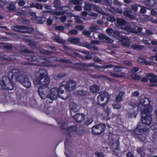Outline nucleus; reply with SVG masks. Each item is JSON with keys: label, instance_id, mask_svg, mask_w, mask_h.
I'll return each instance as SVG.
<instances>
[{"label": "nucleus", "instance_id": "obj_1", "mask_svg": "<svg viewBox=\"0 0 157 157\" xmlns=\"http://www.w3.org/2000/svg\"><path fill=\"white\" fill-rule=\"evenodd\" d=\"M46 70L44 69H40L36 72L35 74L33 83L34 85H40L37 90V93L42 100L45 99L47 97L51 101H49L50 103H52L53 101L56 99L58 97L62 99L66 100L69 97V95L66 94V96H62L64 91L63 88L55 87L52 88L49 94L50 89L48 85L50 82V78L45 74Z\"/></svg>", "mask_w": 157, "mask_h": 157}, {"label": "nucleus", "instance_id": "obj_2", "mask_svg": "<svg viewBox=\"0 0 157 157\" xmlns=\"http://www.w3.org/2000/svg\"><path fill=\"white\" fill-rule=\"evenodd\" d=\"M15 81L19 82L26 88H29L31 83L29 77L26 75H21L17 69L13 68L9 73L8 76H3L0 81L2 88L7 90L13 89Z\"/></svg>", "mask_w": 157, "mask_h": 157}, {"label": "nucleus", "instance_id": "obj_3", "mask_svg": "<svg viewBox=\"0 0 157 157\" xmlns=\"http://www.w3.org/2000/svg\"><path fill=\"white\" fill-rule=\"evenodd\" d=\"M150 101L148 98L146 97L140 99L137 105L138 109H141L140 107L143 106L144 109L141 110V121L142 123L145 125H150L152 121L151 113L152 110L149 105Z\"/></svg>", "mask_w": 157, "mask_h": 157}, {"label": "nucleus", "instance_id": "obj_4", "mask_svg": "<svg viewBox=\"0 0 157 157\" xmlns=\"http://www.w3.org/2000/svg\"><path fill=\"white\" fill-rule=\"evenodd\" d=\"M142 125H138L136 128L134 129L133 134L134 136L138 138L144 143V145L148 149L151 148L152 145V142L147 140V135L143 133L146 132L148 128L146 127H142Z\"/></svg>", "mask_w": 157, "mask_h": 157}, {"label": "nucleus", "instance_id": "obj_5", "mask_svg": "<svg viewBox=\"0 0 157 157\" xmlns=\"http://www.w3.org/2000/svg\"><path fill=\"white\" fill-rule=\"evenodd\" d=\"M60 127L62 130H66L67 133V135H66V138L64 144L65 148H66L67 146H69L70 143V139L71 137H75V133L79 136H81L83 134V131L81 129L78 130L77 127L76 125L70 126L66 129L65 124H63L61 125Z\"/></svg>", "mask_w": 157, "mask_h": 157}, {"label": "nucleus", "instance_id": "obj_6", "mask_svg": "<svg viewBox=\"0 0 157 157\" xmlns=\"http://www.w3.org/2000/svg\"><path fill=\"white\" fill-rule=\"evenodd\" d=\"M110 100V97L107 92L105 91L101 92L97 97V103L101 106L105 107L108 104Z\"/></svg>", "mask_w": 157, "mask_h": 157}, {"label": "nucleus", "instance_id": "obj_7", "mask_svg": "<svg viewBox=\"0 0 157 157\" xmlns=\"http://www.w3.org/2000/svg\"><path fill=\"white\" fill-rule=\"evenodd\" d=\"M48 59H49L50 60H52L55 62H58L63 63H71V60L69 59H63L60 58L54 57L49 58L48 59H44L45 61H44L42 63V65L46 67H52V65L51 63L48 60Z\"/></svg>", "mask_w": 157, "mask_h": 157}, {"label": "nucleus", "instance_id": "obj_8", "mask_svg": "<svg viewBox=\"0 0 157 157\" xmlns=\"http://www.w3.org/2000/svg\"><path fill=\"white\" fill-rule=\"evenodd\" d=\"M54 7L56 8L55 10L52 11L53 15L56 16L63 15L65 14L66 11L63 9L64 6H61V3L60 0H54L53 2Z\"/></svg>", "mask_w": 157, "mask_h": 157}, {"label": "nucleus", "instance_id": "obj_9", "mask_svg": "<svg viewBox=\"0 0 157 157\" xmlns=\"http://www.w3.org/2000/svg\"><path fill=\"white\" fill-rule=\"evenodd\" d=\"M76 83L72 80H70L66 83L63 81L60 84V88H63V90L69 92L72 91L75 89L76 86Z\"/></svg>", "mask_w": 157, "mask_h": 157}, {"label": "nucleus", "instance_id": "obj_10", "mask_svg": "<svg viewBox=\"0 0 157 157\" xmlns=\"http://www.w3.org/2000/svg\"><path fill=\"white\" fill-rule=\"evenodd\" d=\"M106 128L104 123L95 125L92 128V133L94 135H100L103 132Z\"/></svg>", "mask_w": 157, "mask_h": 157}, {"label": "nucleus", "instance_id": "obj_11", "mask_svg": "<svg viewBox=\"0 0 157 157\" xmlns=\"http://www.w3.org/2000/svg\"><path fill=\"white\" fill-rule=\"evenodd\" d=\"M63 51L67 54L74 57H80L81 55L79 53L74 52L72 49L71 47L64 45L63 46Z\"/></svg>", "mask_w": 157, "mask_h": 157}, {"label": "nucleus", "instance_id": "obj_12", "mask_svg": "<svg viewBox=\"0 0 157 157\" xmlns=\"http://www.w3.org/2000/svg\"><path fill=\"white\" fill-rule=\"evenodd\" d=\"M13 27L14 28L23 30H21L19 31L20 33H27L31 34V32L34 31V29L33 28H29L24 26L15 25Z\"/></svg>", "mask_w": 157, "mask_h": 157}, {"label": "nucleus", "instance_id": "obj_13", "mask_svg": "<svg viewBox=\"0 0 157 157\" xmlns=\"http://www.w3.org/2000/svg\"><path fill=\"white\" fill-rule=\"evenodd\" d=\"M86 66L85 67H92L95 68H98L99 69H105L108 68H111L113 67V65L112 64H108L104 65L102 66L99 65H97L94 63H90L88 64L86 63Z\"/></svg>", "mask_w": 157, "mask_h": 157}, {"label": "nucleus", "instance_id": "obj_14", "mask_svg": "<svg viewBox=\"0 0 157 157\" xmlns=\"http://www.w3.org/2000/svg\"><path fill=\"white\" fill-rule=\"evenodd\" d=\"M73 117L75 121L77 122L80 123L84 121L86 116L83 113H77L75 115L73 116Z\"/></svg>", "mask_w": 157, "mask_h": 157}, {"label": "nucleus", "instance_id": "obj_15", "mask_svg": "<svg viewBox=\"0 0 157 157\" xmlns=\"http://www.w3.org/2000/svg\"><path fill=\"white\" fill-rule=\"evenodd\" d=\"M132 11L126 8L123 12V15L125 17L129 18L130 20H134L135 19V17L131 14Z\"/></svg>", "mask_w": 157, "mask_h": 157}, {"label": "nucleus", "instance_id": "obj_16", "mask_svg": "<svg viewBox=\"0 0 157 157\" xmlns=\"http://www.w3.org/2000/svg\"><path fill=\"white\" fill-rule=\"evenodd\" d=\"M99 38L101 40H105L108 43H112L113 40L110 38L103 34H100L98 36Z\"/></svg>", "mask_w": 157, "mask_h": 157}, {"label": "nucleus", "instance_id": "obj_17", "mask_svg": "<svg viewBox=\"0 0 157 157\" xmlns=\"http://www.w3.org/2000/svg\"><path fill=\"white\" fill-rule=\"evenodd\" d=\"M144 4L150 7L155 6L157 3V0H146L144 1Z\"/></svg>", "mask_w": 157, "mask_h": 157}, {"label": "nucleus", "instance_id": "obj_18", "mask_svg": "<svg viewBox=\"0 0 157 157\" xmlns=\"http://www.w3.org/2000/svg\"><path fill=\"white\" fill-rule=\"evenodd\" d=\"M87 66L86 63H75L74 64V66L72 67L76 71H80L82 69L80 66L85 67Z\"/></svg>", "mask_w": 157, "mask_h": 157}, {"label": "nucleus", "instance_id": "obj_19", "mask_svg": "<svg viewBox=\"0 0 157 157\" xmlns=\"http://www.w3.org/2000/svg\"><path fill=\"white\" fill-rule=\"evenodd\" d=\"M147 77H151L150 78V82L151 83H155L157 82V78L156 75L153 73H148L147 74Z\"/></svg>", "mask_w": 157, "mask_h": 157}, {"label": "nucleus", "instance_id": "obj_20", "mask_svg": "<svg viewBox=\"0 0 157 157\" xmlns=\"http://www.w3.org/2000/svg\"><path fill=\"white\" fill-rule=\"evenodd\" d=\"M19 52L21 53L29 54L32 53V51L26 49L25 45H21L19 47Z\"/></svg>", "mask_w": 157, "mask_h": 157}, {"label": "nucleus", "instance_id": "obj_21", "mask_svg": "<svg viewBox=\"0 0 157 157\" xmlns=\"http://www.w3.org/2000/svg\"><path fill=\"white\" fill-rule=\"evenodd\" d=\"M153 133L150 137V140L153 142H156L157 141V128L153 129Z\"/></svg>", "mask_w": 157, "mask_h": 157}, {"label": "nucleus", "instance_id": "obj_22", "mask_svg": "<svg viewBox=\"0 0 157 157\" xmlns=\"http://www.w3.org/2000/svg\"><path fill=\"white\" fill-rule=\"evenodd\" d=\"M4 48L7 50H11L13 48L12 44H5L4 43H0V48Z\"/></svg>", "mask_w": 157, "mask_h": 157}, {"label": "nucleus", "instance_id": "obj_23", "mask_svg": "<svg viewBox=\"0 0 157 157\" xmlns=\"http://www.w3.org/2000/svg\"><path fill=\"white\" fill-rule=\"evenodd\" d=\"M117 22L119 26L124 25L127 23L126 21L123 19L117 18L116 19Z\"/></svg>", "mask_w": 157, "mask_h": 157}, {"label": "nucleus", "instance_id": "obj_24", "mask_svg": "<svg viewBox=\"0 0 157 157\" xmlns=\"http://www.w3.org/2000/svg\"><path fill=\"white\" fill-rule=\"evenodd\" d=\"M90 92L95 93L98 92L100 88L97 85H94L91 86L90 88Z\"/></svg>", "mask_w": 157, "mask_h": 157}, {"label": "nucleus", "instance_id": "obj_25", "mask_svg": "<svg viewBox=\"0 0 157 157\" xmlns=\"http://www.w3.org/2000/svg\"><path fill=\"white\" fill-rule=\"evenodd\" d=\"M144 46V45L135 44H132L131 46V48L133 50H139L142 49Z\"/></svg>", "mask_w": 157, "mask_h": 157}, {"label": "nucleus", "instance_id": "obj_26", "mask_svg": "<svg viewBox=\"0 0 157 157\" xmlns=\"http://www.w3.org/2000/svg\"><path fill=\"white\" fill-rule=\"evenodd\" d=\"M137 60L138 63L141 65H147L149 64L146 59L138 57Z\"/></svg>", "mask_w": 157, "mask_h": 157}, {"label": "nucleus", "instance_id": "obj_27", "mask_svg": "<svg viewBox=\"0 0 157 157\" xmlns=\"http://www.w3.org/2000/svg\"><path fill=\"white\" fill-rule=\"evenodd\" d=\"M124 94L123 92H119L116 97V101L117 102H121L122 99V96Z\"/></svg>", "mask_w": 157, "mask_h": 157}, {"label": "nucleus", "instance_id": "obj_28", "mask_svg": "<svg viewBox=\"0 0 157 157\" xmlns=\"http://www.w3.org/2000/svg\"><path fill=\"white\" fill-rule=\"evenodd\" d=\"M25 58L26 60L31 62L35 61L37 60V58L36 56L32 55L26 56Z\"/></svg>", "mask_w": 157, "mask_h": 157}, {"label": "nucleus", "instance_id": "obj_29", "mask_svg": "<svg viewBox=\"0 0 157 157\" xmlns=\"http://www.w3.org/2000/svg\"><path fill=\"white\" fill-rule=\"evenodd\" d=\"M123 29L129 32L133 33H136V30L135 29L128 25L125 26Z\"/></svg>", "mask_w": 157, "mask_h": 157}, {"label": "nucleus", "instance_id": "obj_30", "mask_svg": "<svg viewBox=\"0 0 157 157\" xmlns=\"http://www.w3.org/2000/svg\"><path fill=\"white\" fill-rule=\"evenodd\" d=\"M77 94L78 95L81 97H86L88 95V92L83 90H78L77 91Z\"/></svg>", "mask_w": 157, "mask_h": 157}, {"label": "nucleus", "instance_id": "obj_31", "mask_svg": "<svg viewBox=\"0 0 157 157\" xmlns=\"http://www.w3.org/2000/svg\"><path fill=\"white\" fill-rule=\"evenodd\" d=\"M68 40L72 44L78 43L79 41V39L78 38L73 37H70Z\"/></svg>", "mask_w": 157, "mask_h": 157}, {"label": "nucleus", "instance_id": "obj_32", "mask_svg": "<svg viewBox=\"0 0 157 157\" xmlns=\"http://www.w3.org/2000/svg\"><path fill=\"white\" fill-rule=\"evenodd\" d=\"M17 57L18 56L15 55H10L7 57V61H13L15 60L18 59L17 58Z\"/></svg>", "mask_w": 157, "mask_h": 157}, {"label": "nucleus", "instance_id": "obj_33", "mask_svg": "<svg viewBox=\"0 0 157 157\" xmlns=\"http://www.w3.org/2000/svg\"><path fill=\"white\" fill-rule=\"evenodd\" d=\"M93 5L90 3H86L83 7V9L85 10H86L88 11L91 10Z\"/></svg>", "mask_w": 157, "mask_h": 157}, {"label": "nucleus", "instance_id": "obj_34", "mask_svg": "<svg viewBox=\"0 0 157 157\" xmlns=\"http://www.w3.org/2000/svg\"><path fill=\"white\" fill-rule=\"evenodd\" d=\"M100 3L106 6H110L112 3L111 0H101Z\"/></svg>", "mask_w": 157, "mask_h": 157}, {"label": "nucleus", "instance_id": "obj_35", "mask_svg": "<svg viewBox=\"0 0 157 157\" xmlns=\"http://www.w3.org/2000/svg\"><path fill=\"white\" fill-rule=\"evenodd\" d=\"M52 39L58 43L63 44L64 43L63 40L61 39L59 36H56L54 37H53Z\"/></svg>", "mask_w": 157, "mask_h": 157}, {"label": "nucleus", "instance_id": "obj_36", "mask_svg": "<svg viewBox=\"0 0 157 157\" xmlns=\"http://www.w3.org/2000/svg\"><path fill=\"white\" fill-rule=\"evenodd\" d=\"M121 43L123 46L127 47H129L130 45L129 42V40L127 38H126Z\"/></svg>", "mask_w": 157, "mask_h": 157}, {"label": "nucleus", "instance_id": "obj_37", "mask_svg": "<svg viewBox=\"0 0 157 157\" xmlns=\"http://www.w3.org/2000/svg\"><path fill=\"white\" fill-rule=\"evenodd\" d=\"M112 9L113 10V11L115 13H117L120 14H121L122 13V11L121 7H120L119 8L113 7L112 8Z\"/></svg>", "mask_w": 157, "mask_h": 157}, {"label": "nucleus", "instance_id": "obj_38", "mask_svg": "<svg viewBox=\"0 0 157 157\" xmlns=\"http://www.w3.org/2000/svg\"><path fill=\"white\" fill-rule=\"evenodd\" d=\"M93 121V118H88L85 122L84 124L86 126H88L91 124Z\"/></svg>", "mask_w": 157, "mask_h": 157}, {"label": "nucleus", "instance_id": "obj_39", "mask_svg": "<svg viewBox=\"0 0 157 157\" xmlns=\"http://www.w3.org/2000/svg\"><path fill=\"white\" fill-rule=\"evenodd\" d=\"M123 68L120 66H115L114 68V71L117 73H119L122 71Z\"/></svg>", "mask_w": 157, "mask_h": 157}, {"label": "nucleus", "instance_id": "obj_40", "mask_svg": "<svg viewBox=\"0 0 157 157\" xmlns=\"http://www.w3.org/2000/svg\"><path fill=\"white\" fill-rule=\"evenodd\" d=\"M110 75L116 78H121L123 77V75H119L116 73V72L114 71L111 72L110 73Z\"/></svg>", "mask_w": 157, "mask_h": 157}, {"label": "nucleus", "instance_id": "obj_41", "mask_svg": "<svg viewBox=\"0 0 157 157\" xmlns=\"http://www.w3.org/2000/svg\"><path fill=\"white\" fill-rule=\"evenodd\" d=\"M84 0H72V2L74 5H81Z\"/></svg>", "mask_w": 157, "mask_h": 157}, {"label": "nucleus", "instance_id": "obj_42", "mask_svg": "<svg viewBox=\"0 0 157 157\" xmlns=\"http://www.w3.org/2000/svg\"><path fill=\"white\" fill-rule=\"evenodd\" d=\"M131 77L132 79L137 80H140L141 78L140 76L136 74H132L131 75Z\"/></svg>", "mask_w": 157, "mask_h": 157}, {"label": "nucleus", "instance_id": "obj_43", "mask_svg": "<svg viewBox=\"0 0 157 157\" xmlns=\"http://www.w3.org/2000/svg\"><path fill=\"white\" fill-rule=\"evenodd\" d=\"M77 106L75 104L74 105V106L71 107L70 108V112L72 113V112H77L78 110V109L77 108Z\"/></svg>", "mask_w": 157, "mask_h": 157}, {"label": "nucleus", "instance_id": "obj_44", "mask_svg": "<svg viewBox=\"0 0 157 157\" xmlns=\"http://www.w3.org/2000/svg\"><path fill=\"white\" fill-rule=\"evenodd\" d=\"M94 8L98 13H102L103 11L101 8L96 6H94Z\"/></svg>", "mask_w": 157, "mask_h": 157}, {"label": "nucleus", "instance_id": "obj_45", "mask_svg": "<svg viewBox=\"0 0 157 157\" xmlns=\"http://www.w3.org/2000/svg\"><path fill=\"white\" fill-rule=\"evenodd\" d=\"M66 74H63V73H59L56 76V77H55L54 78H55V79H58L59 78H62L64 77V76H66Z\"/></svg>", "mask_w": 157, "mask_h": 157}, {"label": "nucleus", "instance_id": "obj_46", "mask_svg": "<svg viewBox=\"0 0 157 157\" xmlns=\"http://www.w3.org/2000/svg\"><path fill=\"white\" fill-rule=\"evenodd\" d=\"M137 152L140 155L141 157H142V155L144 154V152L143 149L141 147L138 148L137 149Z\"/></svg>", "mask_w": 157, "mask_h": 157}, {"label": "nucleus", "instance_id": "obj_47", "mask_svg": "<svg viewBox=\"0 0 157 157\" xmlns=\"http://www.w3.org/2000/svg\"><path fill=\"white\" fill-rule=\"evenodd\" d=\"M139 6L136 4L133 5L131 6V10L134 12L137 11L138 10V6Z\"/></svg>", "mask_w": 157, "mask_h": 157}, {"label": "nucleus", "instance_id": "obj_48", "mask_svg": "<svg viewBox=\"0 0 157 157\" xmlns=\"http://www.w3.org/2000/svg\"><path fill=\"white\" fill-rule=\"evenodd\" d=\"M83 34L86 35L87 37H89L91 34V32L88 30H84L82 32Z\"/></svg>", "mask_w": 157, "mask_h": 157}, {"label": "nucleus", "instance_id": "obj_49", "mask_svg": "<svg viewBox=\"0 0 157 157\" xmlns=\"http://www.w3.org/2000/svg\"><path fill=\"white\" fill-rule=\"evenodd\" d=\"M35 8L37 9L42 10L43 5L39 3H37L36 4Z\"/></svg>", "mask_w": 157, "mask_h": 157}, {"label": "nucleus", "instance_id": "obj_50", "mask_svg": "<svg viewBox=\"0 0 157 157\" xmlns=\"http://www.w3.org/2000/svg\"><path fill=\"white\" fill-rule=\"evenodd\" d=\"M55 28L56 30L59 31H63L64 29V28L63 26L60 25L56 26Z\"/></svg>", "mask_w": 157, "mask_h": 157}, {"label": "nucleus", "instance_id": "obj_51", "mask_svg": "<svg viewBox=\"0 0 157 157\" xmlns=\"http://www.w3.org/2000/svg\"><path fill=\"white\" fill-rule=\"evenodd\" d=\"M107 20L109 21L113 22L115 21V18L112 16H109L107 18Z\"/></svg>", "mask_w": 157, "mask_h": 157}, {"label": "nucleus", "instance_id": "obj_52", "mask_svg": "<svg viewBox=\"0 0 157 157\" xmlns=\"http://www.w3.org/2000/svg\"><path fill=\"white\" fill-rule=\"evenodd\" d=\"M137 115V114L135 112H134L132 113H129L128 114L129 117L132 118L133 117L135 118H136Z\"/></svg>", "mask_w": 157, "mask_h": 157}, {"label": "nucleus", "instance_id": "obj_53", "mask_svg": "<svg viewBox=\"0 0 157 157\" xmlns=\"http://www.w3.org/2000/svg\"><path fill=\"white\" fill-rule=\"evenodd\" d=\"M74 9L76 11H80L82 9V7L81 5H76V6L75 7Z\"/></svg>", "mask_w": 157, "mask_h": 157}, {"label": "nucleus", "instance_id": "obj_54", "mask_svg": "<svg viewBox=\"0 0 157 157\" xmlns=\"http://www.w3.org/2000/svg\"><path fill=\"white\" fill-rule=\"evenodd\" d=\"M69 33L71 35H76L78 32L77 30L75 29H72L69 31Z\"/></svg>", "mask_w": 157, "mask_h": 157}, {"label": "nucleus", "instance_id": "obj_55", "mask_svg": "<svg viewBox=\"0 0 157 157\" xmlns=\"http://www.w3.org/2000/svg\"><path fill=\"white\" fill-rule=\"evenodd\" d=\"M113 105L114 109H119L121 108V105L118 103L113 104Z\"/></svg>", "mask_w": 157, "mask_h": 157}, {"label": "nucleus", "instance_id": "obj_56", "mask_svg": "<svg viewBox=\"0 0 157 157\" xmlns=\"http://www.w3.org/2000/svg\"><path fill=\"white\" fill-rule=\"evenodd\" d=\"M25 4V2L23 0H19L18 3V5L19 6H24Z\"/></svg>", "mask_w": 157, "mask_h": 157}, {"label": "nucleus", "instance_id": "obj_57", "mask_svg": "<svg viewBox=\"0 0 157 157\" xmlns=\"http://www.w3.org/2000/svg\"><path fill=\"white\" fill-rule=\"evenodd\" d=\"M43 53L44 54L50 55L52 54H53V52H52L48 50H44L43 51Z\"/></svg>", "mask_w": 157, "mask_h": 157}, {"label": "nucleus", "instance_id": "obj_58", "mask_svg": "<svg viewBox=\"0 0 157 157\" xmlns=\"http://www.w3.org/2000/svg\"><path fill=\"white\" fill-rule=\"evenodd\" d=\"M138 70L139 69L138 67H134L131 70V72L132 73H136L137 72Z\"/></svg>", "mask_w": 157, "mask_h": 157}, {"label": "nucleus", "instance_id": "obj_59", "mask_svg": "<svg viewBox=\"0 0 157 157\" xmlns=\"http://www.w3.org/2000/svg\"><path fill=\"white\" fill-rule=\"evenodd\" d=\"M126 38V37L121 35L119 36L118 37V39L119 41L121 42L123 41Z\"/></svg>", "mask_w": 157, "mask_h": 157}, {"label": "nucleus", "instance_id": "obj_60", "mask_svg": "<svg viewBox=\"0 0 157 157\" xmlns=\"http://www.w3.org/2000/svg\"><path fill=\"white\" fill-rule=\"evenodd\" d=\"M95 155L97 156V157H104L102 153L98 151L95 152Z\"/></svg>", "mask_w": 157, "mask_h": 157}, {"label": "nucleus", "instance_id": "obj_61", "mask_svg": "<svg viewBox=\"0 0 157 157\" xmlns=\"http://www.w3.org/2000/svg\"><path fill=\"white\" fill-rule=\"evenodd\" d=\"M8 8L10 10H15L16 8L14 5L12 4H10L9 5Z\"/></svg>", "mask_w": 157, "mask_h": 157}, {"label": "nucleus", "instance_id": "obj_62", "mask_svg": "<svg viewBox=\"0 0 157 157\" xmlns=\"http://www.w3.org/2000/svg\"><path fill=\"white\" fill-rule=\"evenodd\" d=\"M67 17L65 16H61L60 18V21L63 22H65L67 20Z\"/></svg>", "mask_w": 157, "mask_h": 157}, {"label": "nucleus", "instance_id": "obj_63", "mask_svg": "<svg viewBox=\"0 0 157 157\" xmlns=\"http://www.w3.org/2000/svg\"><path fill=\"white\" fill-rule=\"evenodd\" d=\"M76 28L79 30H82L84 28V27L82 25H77L76 26Z\"/></svg>", "mask_w": 157, "mask_h": 157}, {"label": "nucleus", "instance_id": "obj_64", "mask_svg": "<svg viewBox=\"0 0 157 157\" xmlns=\"http://www.w3.org/2000/svg\"><path fill=\"white\" fill-rule=\"evenodd\" d=\"M113 3L115 5L118 6L119 7H121V4L118 0H114Z\"/></svg>", "mask_w": 157, "mask_h": 157}]
</instances>
